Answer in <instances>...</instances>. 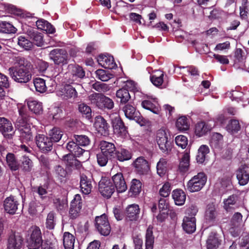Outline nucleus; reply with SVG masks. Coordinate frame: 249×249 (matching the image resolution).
<instances>
[{"instance_id":"6e6552de","label":"nucleus","mask_w":249,"mask_h":249,"mask_svg":"<svg viewBox=\"0 0 249 249\" xmlns=\"http://www.w3.org/2000/svg\"><path fill=\"white\" fill-rule=\"evenodd\" d=\"M57 95L62 100L74 99L78 96V93L71 85L67 84L62 86L56 91Z\"/></svg>"},{"instance_id":"9d476101","label":"nucleus","mask_w":249,"mask_h":249,"mask_svg":"<svg viewBox=\"0 0 249 249\" xmlns=\"http://www.w3.org/2000/svg\"><path fill=\"white\" fill-rule=\"evenodd\" d=\"M95 227L99 232L104 236L108 235L110 232V226L106 214L96 217Z\"/></svg>"},{"instance_id":"4c0bfd02","label":"nucleus","mask_w":249,"mask_h":249,"mask_svg":"<svg viewBox=\"0 0 249 249\" xmlns=\"http://www.w3.org/2000/svg\"><path fill=\"white\" fill-rule=\"evenodd\" d=\"M153 227L149 225L146 230L145 234V249H153L154 243V237L153 235Z\"/></svg>"},{"instance_id":"2f4dec72","label":"nucleus","mask_w":249,"mask_h":249,"mask_svg":"<svg viewBox=\"0 0 249 249\" xmlns=\"http://www.w3.org/2000/svg\"><path fill=\"white\" fill-rule=\"evenodd\" d=\"M164 72L160 70H156L150 76V81L155 86L159 87L163 82Z\"/></svg>"},{"instance_id":"69168bd1","label":"nucleus","mask_w":249,"mask_h":249,"mask_svg":"<svg viewBox=\"0 0 249 249\" xmlns=\"http://www.w3.org/2000/svg\"><path fill=\"white\" fill-rule=\"evenodd\" d=\"M175 142L177 145L182 149L186 148L188 144L187 138L184 135H178L175 138Z\"/></svg>"},{"instance_id":"0e129e2a","label":"nucleus","mask_w":249,"mask_h":249,"mask_svg":"<svg viewBox=\"0 0 249 249\" xmlns=\"http://www.w3.org/2000/svg\"><path fill=\"white\" fill-rule=\"evenodd\" d=\"M19 131L20 132V136L23 141L27 142L33 140V136L30 127H26L25 129Z\"/></svg>"},{"instance_id":"4be33fe9","label":"nucleus","mask_w":249,"mask_h":249,"mask_svg":"<svg viewBox=\"0 0 249 249\" xmlns=\"http://www.w3.org/2000/svg\"><path fill=\"white\" fill-rule=\"evenodd\" d=\"M210 144L212 148L216 150H221L224 145L223 136L219 133H213L210 140Z\"/></svg>"},{"instance_id":"ea45409f","label":"nucleus","mask_w":249,"mask_h":249,"mask_svg":"<svg viewBox=\"0 0 249 249\" xmlns=\"http://www.w3.org/2000/svg\"><path fill=\"white\" fill-rule=\"evenodd\" d=\"M63 135V132L60 128L56 127L53 128L48 133V137L53 143L59 142Z\"/></svg>"},{"instance_id":"c03bdc74","label":"nucleus","mask_w":249,"mask_h":249,"mask_svg":"<svg viewBox=\"0 0 249 249\" xmlns=\"http://www.w3.org/2000/svg\"><path fill=\"white\" fill-rule=\"evenodd\" d=\"M16 28L10 23L4 21H0V33L12 34L16 33Z\"/></svg>"},{"instance_id":"7ed1b4c3","label":"nucleus","mask_w":249,"mask_h":249,"mask_svg":"<svg viewBox=\"0 0 249 249\" xmlns=\"http://www.w3.org/2000/svg\"><path fill=\"white\" fill-rule=\"evenodd\" d=\"M27 246L29 249H38L42 244V235L40 229L36 226H31L27 231Z\"/></svg>"},{"instance_id":"a19ab883","label":"nucleus","mask_w":249,"mask_h":249,"mask_svg":"<svg viewBox=\"0 0 249 249\" xmlns=\"http://www.w3.org/2000/svg\"><path fill=\"white\" fill-rule=\"evenodd\" d=\"M75 242L74 236L69 232L63 235V245L65 249H73Z\"/></svg>"},{"instance_id":"8fccbe9b","label":"nucleus","mask_w":249,"mask_h":249,"mask_svg":"<svg viewBox=\"0 0 249 249\" xmlns=\"http://www.w3.org/2000/svg\"><path fill=\"white\" fill-rule=\"evenodd\" d=\"M96 77L102 81H107L113 77V75L108 71L99 69L95 71Z\"/></svg>"},{"instance_id":"58836bf2","label":"nucleus","mask_w":249,"mask_h":249,"mask_svg":"<svg viewBox=\"0 0 249 249\" xmlns=\"http://www.w3.org/2000/svg\"><path fill=\"white\" fill-rule=\"evenodd\" d=\"M6 163L9 168L12 171L18 169L19 164L14 154L8 153L6 156Z\"/></svg>"},{"instance_id":"2eb2a0df","label":"nucleus","mask_w":249,"mask_h":249,"mask_svg":"<svg viewBox=\"0 0 249 249\" xmlns=\"http://www.w3.org/2000/svg\"><path fill=\"white\" fill-rule=\"evenodd\" d=\"M80 187L82 193L85 195L90 193L92 189V178L89 173L80 175Z\"/></svg>"},{"instance_id":"6ab92c4d","label":"nucleus","mask_w":249,"mask_h":249,"mask_svg":"<svg viewBox=\"0 0 249 249\" xmlns=\"http://www.w3.org/2000/svg\"><path fill=\"white\" fill-rule=\"evenodd\" d=\"M249 169L246 165L241 166L236 171V178L240 185H245L249 181Z\"/></svg>"},{"instance_id":"473e14b6","label":"nucleus","mask_w":249,"mask_h":249,"mask_svg":"<svg viewBox=\"0 0 249 249\" xmlns=\"http://www.w3.org/2000/svg\"><path fill=\"white\" fill-rule=\"evenodd\" d=\"M27 105L29 110L36 114H40L43 111L42 104L38 101L29 100Z\"/></svg>"},{"instance_id":"603ef678","label":"nucleus","mask_w":249,"mask_h":249,"mask_svg":"<svg viewBox=\"0 0 249 249\" xmlns=\"http://www.w3.org/2000/svg\"><path fill=\"white\" fill-rule=\"evenodd\" d=\"M34 86L37 91L43 93L46 90L45 81L40 78H36L34 81Z\"/></svg>"},{"instance_id":"a18cd8bd","label":"nucleus","mask_w":249,"mask_h":249,"mask_svg":"<svg viewBox=\"0 0 249 249\" xmlns=\"http://www.w3.org/2000/svg\"><path fill=\"white\" fill-rule=\"evenodd\" d=\"M113 157H116L120 161H124L130 160L131 158V154L124 149H121L119 151H115Z\"/></svg>"},{"instance_id":"4d7b16f0","label":"nucleus","mask_w":249,"mask_h":249,"mask_svg":"<svg viewBox=\"0 0 249 249\" xmlns=\"http://www.w3.org/2000/svg\"><path fill=\"white\" fill-rule=\"evenodd\" d=\"M240 129V125L236 120H231L227 126V130L232 133L237 132Z\"/></svg>"},{"instance_id":"79ce46f5","label":"nucleus","mask_w":249,"mask_h":249,"mask_svg":"<svg viewBox=\"0 0 249 249\" xmlns=\"http://www.w3.org/2000/svg\"><path fill=\"white\" fill-rule=\"evenodd\" d=\"M176 126L180 131H186L190 127V123L188 118L185 116L179 117L177 120Z\"/></svg>"},{"instance_id":"37998d69","label":"nucleus","mask_w":249,"mask_h":249,"mask_svg":"<svg viewBox=\"0 0 249 249\" xmlns=\"http://www.w3.org/2000/svg\"><path fill=\"white\" fill-rule=\"evenodd\" d=\"M140 193V181L136 178L133 179L131 181V185L129 191L130 196L136 197Z\"/></svg>"},{"instance_id":"4468645a","label":"nucleus","mask_w":249,"mask_h":249,"mask_svg":"<svg viewBox=\"0 0 249 249\" xmlns=\"http://www.w3.org/2000/svg\"><path fill=\"white\" fill-rule=\"evenodd\" d=\"M82 207L81 196L79 195H76L74 199L71 203L69 216L71 219H75L78 217L80 213Z\"/></svg>"},{"instance_id":"680f3d73","label":"nucleus","mask_w":249,"mask_h":249,"mask_svg":"<svg viewBox=\"0 0 249 249\" xmlns=\"http://www.w3.org/2000/svg\"><path fill=\"white\" fill-rule=\"evenodd\" d=\"M227 97L230 98L231 100H235L237 102L242 100V97L243 96V93L237 90H231L228 91L226 93Z\"/></svg>"},{"instance_id":"5701e85b","label":"nucleus","mask_w":249,"mask_h":249,"mask_svg":"<svg viewBox=\"0 0 249 249\" xmlns=\"http://www.w3.org/2000/svg\"><path fill=\"white\" fill-rule=\"evenodd\" d=\"M97 61L100 65L106 69H113L116 67L114 58L111 56L100 54L97 57Z\"/></svg>"},{"instance_id":"f03ea898","label":"nucleus","mask_w":249,"mask_h":249,"mask_svg":"<svg viewBox=\"0 0 249 249\" xmlns=\"http://www.w3.org/2000/svg\"><path fill=\"white\" fill-rule=\"evenodd\" d=\"M155 135L160 149L165 154H169L172 149V142L168 130L162 127L157 130Z\"/></svg>"},{"instance_id":"9b49d317","label":"nucleus","mask_w":249,"mask_h":249,"mask_svg":"<svg viewBox=\"0 0 249 249\" xmlns=\"http://www.w3.org/2000/svg\"><path fill=\"white\" fill-rule=\"evenodd\" d=\"M36 142L38 148L43 153H48L53 149V142L48 136L38 134L36 137Z\"/></svg>"},{"instance_id":"ddd939ff","label":"nucleus","mask_w":249,"mask_h":249,"mask_svg":"<svg viewBox=\"0 0 249 249\" xmlns=\"http://www.w3.org/2000/svg\"><path fill=\"white\" fill-rule=\"evenodd\" d=\"M19 205V201L15 196H12L6 197L3 201L4 211L12 215L16 213Z\"/></svg>"},{"instance_id":"cd10ccee","label":"nucleus","mask_w":249,"mask_h":249,"mask_svg":"<svg viewBox=\"0 0 249 249\" xmlns=\"http://www.w3.org/2000/svg\"><path fill=\"white\" fill-rule=\"evenodd\" d=\"M101 152L110 157L114 156L116 147L114 143L107 141H102L100 143Z\"/></svg>"},{"instance_id":"3c124183","label":"nucleus","mask_w":249,"mask_h":249,"mask_svg":"<svg viewBox=\"0 0 249 249\" xmlns=\"http://www.w3.org/2000/svg\"><path fill=\"white\" fill-rule=\"evenodd\" d=\"M18 44L26 50H29L33 47V43L25 36H20L18 38Z\"/></svg>"},{"instance_id":"49530a36","label":"nucleus","mask_w":249,"mask_h":249,"mask_svg":"<svg viewBox=\"0 0 249 249\" xmlns=\"http://www.w3.org/2000/svg\"><path fill=\"white\" fill-rule=\"evenodd\" d=\"M78 109L83 117H85L88 120L91 119L92 117L91 109L87 104L85 103L79 104L78 105Z\"/></svg>"},{"instance_id":"864d4df0","label":"nucleus","mask_w":249,"mask_h":249,"mask_svg":"<svg viewBox=\"0 0 249 249\" xmlns=\"http://www.w3.org/2000/svg\"><path fill=\"white\" fill-rule=\"evenodd\" d=\"M63 160L68 166L71 167H77L80 165V162L71 154L64 155L63 157Z\"/></svg>"},{"instance_id":"0eeeda50","label":"nucleus","mask_w":249,"mask_h":249,"mask_svg":"<svg viewBox=\"0 0 249 249\" xmlns=\"http://www.w3.org/2000/svg\"><path fill=\"white\" fill-rule=\"evenodd\" d=\"M49 56L55 65L63 66L68 63V53L64 49H53L50 52Z\"/></svg>"},{"instance_id":"423d86ee","label":"nucleus","mask_w":249,"mask_h":249,"mask_svg":"<svg viewBox=\"0 0 249 249\" xmlns=\"http://www.w3.org/2000/svg\"><path fill=\"white\" fill-rule=\"evenodd\" d=\"M142 107L147 110L151 111L154 114H159L160 110V107L157 98L150 95L142 94L141 95Z\"/></svg>"},{"instance_id":"bf43d9fd","label":"nucleus","mask_w":249,"mask_h":249,"mask_svg":"<svg viewBox=\"0 0 249 249\" xmlns=\"http://www.w3.org/2000/svg\"><path fill=\"white\" fill-rule=\"evenodd\" d=\"M92 88L99 92H106L109 90V88L107 84L100 82H96L92 85Z\"/></svg>"},{"instance_id":"c756f323","label":"nucleus","mask_w":249,"mask_h":249,"mask_svg":"<svg viewBox=\"0 0 249 249\" xmlns=\"http://www.w3.org/2000/svg\"><path fill=\"white\" fill-rule=\"evenodd\" d=\"M190 166V156L188 152H185L180 159L178 170L181 173H186L189 170Z\"/></svg>"},{"instance_id":"c85d7f7f","label":"nucleus","mask_w":249,"mask_h":249,"mask_svg":"<svg viewBox=\"0 0 249 249\" xmlns=\"http://www.w3.org/2000/svg\"><path fill=\"white\" fill-rule=\"evenodd\" d=\"M221 243L218 234L212 232L210 234L207 240V249H216L218 248Z\"/></svg>"},{"instance_id":"39448f33","label":"nucleus","mask_w":249,"mask_h":249,"mask_svg":"<svg viewBox=\"0 0 249 249\" xmlns=\"http://www.w3.org/2000/svg\"><path fill=\"white\" fill-rule=\"evenodd\" d=\"M197 210L194 206H191L186 210V214L191 213V216H185L183 221L182 227L187 233H193L196 231V218L194 216Z\"/></svg>"},{"instance_id":"052dcab7","label":"nucleus","mask_w":249,"mask_h":249,"mask_svg":"<svg viewBox=\"0 0 249 249\" xmlns=\"http://www.w3.org/2000/svg\"><path fill=\"white\" fill-rule=\"evenodd\" d=\"M216 215V213L214 206L213 204L209 205L206 211V219L208 220H213L215 218Z\"/></svg>"},{"instance_id":"09e8293b","label":"nucleus","mask_w":249,"mask_h":249,"mask_svg":"<svg viewBox=\"0 0 249 249\" xmlns=\"http://www.w3.org/2000/svg\"><path fill=\"white\" fill-rule=\"evenodd\" d=\"M114 107V103L113 100L110 98L105 96L103 94V98L101 101V104L100 105V109H112Z\"/></svg>"},{"instance_id":"13d9d810","label":"nucleus","mask_w":249,"mask_h":249,"mask_svg":"<svg viewBox=\"0 0 249 249\" xmlns=\"http://www.w3.org/2000/svg\"><path fill=\"white\" fill-rule=\"evenodd\" d=\"M141 175L151 176L150 164L148 161L141 158Z\"/></svg>"},{"instance_id":"412c9836","label":"nucleus","mask_w":249,"mask_h":249,"mask_svg":"<svg viewBox=\"0 0 249 249\" xmlns=\"http://www.w3.org/2000/svg\"><path fill=\"white\" fill-rule=\"evenodd\" d=\"M114 183V186H115L117 191L118 193H123L127 189V185L124 180L123 174L119 173L112 177Z\"/></svg>"},{"instance_id":"c9c22d12","label":"nucleus","mask_w":249,"mask_h":249,"mask_svg":"<svg viewBox=\"0 0 249 249\" xmlns=\"http://www.w3.org/2000/svg\"><path fill=\"white\" fill-rule=\"evenodd\" d=\"M116 96L117 98L120 99V103L122 104L127 103L131 98L128 89L123 88L116 91Z\"/></svg>"},{"instance_id":"f704fd0d","label":"nucleus","mask_w":249,"mask_h":249,"mask_svg":"<svg viewBox=\"0 0 249 249\" xmlns=\"http://www.w3.org/2000/svg\"><path fill=\"white\" fill-rule=\"evenodd\" d=\"M173 198L177 205H182L186 200V195L181 190H174L172 194Z\"/></svg>"},{"instance_id":"338daca9","label":"nucleus","mask_w":249,"mask_h":249,"mask_svg":"<svg viewBox=\"0 0 249 249\" xmlns=\"http://www.w3.org/2000/svg\"><path fill=\"white\" fill-rule=\"evenodd\" d=\"M46 228L52 230L54 228V213L53 212H50L47 215L46 222Z\"/></svg>"},{"instance_id":"774afa93","label":"nucleus","mask_w":249,"mask_h":249,"mask_svg":"<svg viewBox=\"0 0 249 249\" xmlns=\"http://www.w3.org/2000/svg\"><path fill=\"white\" fill-rule=\"evenodd\" d=\"M54 173L56 177L61 181L65 178L67 175V171L60 165L55 167Z\"/></svg>"},{"instance_id":"7c9ffc66","label":"nucleus","mask_w":249,"mask_h":249,"mask_svg":"<svg viewBox=\"0 0 249 249\" xmlns=\"http://www.w3.org/2000/svg\"><path fill=\"white\" fill-rule=\"evenodd\" d=\"M209 152L210 149L208 145L205 144L201 145L197 151L196 158L197 162L200 163H203Z\"/></svg>"},{"instance_id":"5fc2aeb1","label":"nucleus","mask_w":249,"mask_h":249,"mask_svg":"<svg viewBox=\"0 0 249 249\" xmlns=\"http://www.w3.org/2000/svg\"><path fill=\"white\" fill-rule=\"evenodd\" d=\"M29 36L33 39L35 44L37 46H41L43 44V36L41 33L30 31Z\"/></svg>"},{"instance_id":"e433bc0d","label":"nucleus","mask_w":249,"mask_h":249,"mask_svg":"<svg viewBox=\"0 0 249 249\" xmlns=\"http://www.w3.org/2000/svg\"><path fill=\"white\" fill-rule=\"evenodd\" d=\"M103 94L94 92L88 97L89 104L100 109Z\"/></svg>"},{"instance_id":"a211bd4d","label":"nucleus","mask_w":249,"mask_h":249,"mask_svg":"<svg viewBox=\"0 0 249 249\" xmlns=\"http://www.w3.org/2000/svg\"><path fill=\"white\" fill-rule=\"evenodd\" d=\"M139 205L132 204L128 205L125 208L124 213L126 219L129 221H136L139 217Z\"/></svg>"},{"instance_id":"e2e57ef3","label":"nucleus","mask_w":249,"mask_h":249,"mask_svg":"<svg viewBox=\"0 0 249 249\" xmlns=\"http://www.w3.org/2000/svg\"><path fill=\"white\" fill-rule=\"evenodd\" d=\"M74 137L78 145L85 146L90 143L89 139L86 135H75Z\"/></svg>"},{"instance_id":"1a4fd4ad","label":"nucleus","mask_w":249,"mask_h":249,"mask_svg":"<svg viewBox=\"0 0 249 249\" xmlns=\"http://www.w3.org/2000/svg\"><path fill=\"white\" fill-rule=\"evenodd\" d=\"M99 191L101 194L107 198H110L115 191L114 185L110 179L103 178L99 182Z\"/></svg>"},{"instance_id":"de8ad7c7","label":"nucleus","mask_w":249,"mask_h":249,"mask_svg":"<svg viewBox=\"0 0 249 249\" xmlns=\"http://www.w3.org/2000/svg\"><path fill=\"white\" fill-rule=\"evenodd\" d=\"M157 171L160 177L163 176L167 171V160L166 159L161 158L157 164Z\"/></svg>"},{"instance_id":"dca6fc26","label":"nucleus","mask_w":249,"mask_h":249,"mask_svg":"<svg viewBox=\"0 0 249 249\" xmlns=\"http://www.w3.org/2000/svg\"><path fill=\"white\" fill-rule=\"evenodd\" d=\"M112 126L114 133L118 136L124 137L126 136L127 128L119 116L115 117L112 120Z\"/></svg>"},{"instance_id":"393cba45","label":"nucleus","mask_w":249,"mask_h":249,"mask_svg":"<svg viewBox=\"0 0 249 249\" xmlns=\"http://www.w3.org/2000/svg\"><path fill=\"white\" fill-rule=\"evenodd\" d=\"M212 129V127L204 122H199L196 124L195 128V133L198 137L206 135Z\"/></svg>"},{"instance_id":"20e7f679","label":"nucleus","mask_w":249,"mask_h":249,"mask_svg":"<svg viewBox=\"0 0 249 249\" xmlns=\"http://www.w3.org/2000/svg\"><path fill=\"white\" fill-rule=\"evenodd\" d=\"M207 180V176L204 173H198L187 182L186 189L191 193L198 192L204 187Z\"/></svg>"},{"instance_id":"aec40b11","label":"nucleus","mask_w":249,"mask_h":249,"mask_svg":"<svg viewBox=\"0 0 249 249\" xmlns=\"http://www.w3.org/2000/svg\"><path fill=\"white\" fill-rule=\"evenodd\" d=\"M125 117L130 119L134 120L138 124H140V112L136 111L135 108L132 105L127 104L123 108Z\"/></svg>"},{"instance_id":"a878e982","label":"nucleus","mask_w":249,"mask_h":249,"mask_svg":"<svg viewBox=\"0 0 249 249\" xmlns=\"http://www.w3.org/2000/svg\"><path fill=\"white\" fill-rule=\"evenodd\" d=\"M69 74L72 76L71 83L77 78H83L85 76V71L83 68L78 65H70Z\"/></svg>"},{"instance_id":"f3484780","label":"nucleus","mask_w":249,"mask_h":249,"mask_svg":"<svg viewBox=\"0 0 249 249\" xmlns=\"http://www.w3.org/2000/svg\"><path fill=\"white\" fill-rule=\"evenodd\" d=\"M94 125L102 135L106 136L109 134V125L101 116H97L95 117Z\"/></svg>"},{"instance_id":"b1692460","label":"nucleus","mask_w":249,"mask_h":249,"mask_svg":"<svg viewBox=\"0 0 249 249\" xmlns=\"http://www.w3.org/2000/svg\"><path fill=\"white\" fill-rule=\"evenodd\" d=\"M22 241L20 236L13 233L10 234L7 241V249H20Z\"/></svg>"},{"instance_id":"f257e3e1","label":"nucleus","mask_w":249,"mask_h":249,"mask_svg":"<svg viewBox=\"0 0 249 249\" xmlns=\"http://www.w3.org/2000/svg\"><path fill=\"white\" fill-rule=\"evenodd\" d=\"M12 67L8 69L9 74L15 82L27 83L32 78V65L25 57L18 56L13 58Z\"/></svg>"},{"instance_id":"72a5a7b5","label":"nucleus","mask_w":249,"mask_h":249,"mask_svg":"<svg viewBox=\"0 0 249 249\" xmlns=\"http://www.w3.org/2000/svg\"><path fill=\"white\" fill-rule=\"evenodd\" d=\"M223 207L227 212H231L237 207L236 196H230L223 201Z\"/></svg>"},{"instance_id":"bb28decb","label":"nucleus","mask_w":249,"mask_h":249,"mask_svg":"<svg viewBox=\"0 0 249 249\" xmlns=\"http://www.w3.org/2000/svg\"><path fill=\"white\" fill-rule=\"evenodd\" d=\"M20 116L18 118L16 125L18 127L19 131H22L25 129L26 127H30V118L24 113L19 110Z\"/></svg>"},{"instance_id":"f8f14e48","label":"nucleus","mask_w":249,"mask_h":249,"mask_svg":"<svg viewBox=\"0 0 249 249\" xmlns=\"http://www.w3.org/2000/svg\"><path fill=\"white\" fill-rule=\"evenodd\" d=\"M0 132L4 138L11 139L15 130L11 121L5 117H0Z\"/></svg>"},{"instance_id":"6e6d98bb","label":"nucleus","mask_w":249,"mask_h":249,"mask_svg":"<svg viewBox=\"0 0 249 249\" xmlns=\"http://www.w3.org/2000/svg\"><path fill=\"white\" fill-rule=\"evenodd\" d=\"M33 166L32 161L27 157H23L21 165V169L25 172H29L31 171Z\"/></svg>"}]
</instances>
